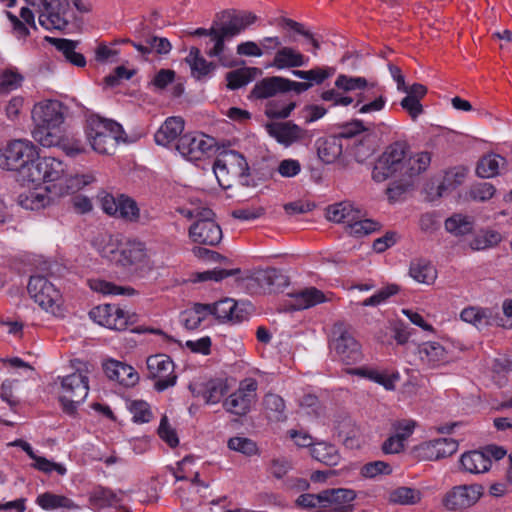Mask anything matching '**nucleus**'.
I'll list each match as a JSON object with an SVG mask.
<instances>
[{"mask_svg":"<svg viewBox=\"0 0 512 512\" xmlns=\"http://www.w3.org/2000/svg\"><path fill=\"white\" fill-rule=\"evenodd\" d=\"M184 124V120L179 116L168 117L155 133V142L158 145L168 146L182 134Z\"/></svg>","mask_w":512,"mask_h":512,"instance_id":"obj_29","label":"nucleus"},{"mask_svg":"<svg viewBox=\"0 0 512 512\" xmlns=\"http://www.w3.org/2000/svg\"><path fill=\"white\" fill-rule=\"evenodd\" d=\"M359 208L355 207L351 202L343 201L330 205L326 209V218L335 223H343L347 228L352 222L359 218Z\"/></svg>","mask_w":512,"mask_h":512,"instance_id":"obj_27","label":"nucleus"},{"mask_svg":"<svg viewBox=\"0 0 512 512\" xmlns=\"http://www.w3.org/2000/svg\"><path fill=\"white\" fill-rule=\"evenodd\" d=\"M159 437L166 442L170 447L174 448L179 444V439L174 428L169 423L168 417L164 415L161 418L160 425L158 427Z\"/></svg>","mask_w":512,"mask_h":512,"instance_id":"obj_61","label":"nucleus"},{"mask_svg":"<svg viewBox=\"0 0 512 512\" xmlns=\"http://www.w3.org/2000/svg\"><path fill=\"white\" fill-rule=\"evenodd\" d=\"M227 393V386L222 380H211L206 384L204 398L207 403L216 404Z\"/></svg>","mask_w":512,"mask_h":512,"instance_id":"obj_51","label":"nucleus"},{"mask_svg":"<svg viewBox=\"0 0 512 512\" xmlns=\"http://www.w3.org/2000/svg\"><path fill=\"white\" fill-rule=\"evenodd\" d=\"M174 363L166 354L151 355L147 358L148 377L155 380V390L162 392L176 384Z\"/></svg>","mask_w":512,"mask_h":512,"instance_id":"obj_10","label":"nucleus"},{"mask_svg":"<svg viewBox=\"0 0 512 512\" xmlns=\"http://www.w3.org/2000/svg\"><path fill=\"white\" fill-rule=\"evenodd\" d=\"M369 85L364 77H353L345 74H340L335 80V87L343 92H350L356 90H364Z\"/></svg>","mask_w":512,"mask_h":512,"instance_id":"obj_49","label":"nucleus"},{"mask_svg":"<svg viewBox=\"0 0 512 512\" xmlns=\"http://www.w3.org/2000/svg\"><path fill=\"white\" fill-rule=\"evenodd\" d=\"M233 38L228 32L226 33V30L223 29L221 26L216 30V32L213 34V36L210 38V40L206 43L207 47L212 44L210 48L206 49V54L209 57H217L219 60V63L228 68H232L238 65V63L235 60L230 59L229 57H226L223 55V52L226 48L225 41Z\"/></svg>","mask_w":512,"mask_h":512,"instance_id":"obj_26","label":"nucleus"},{"mask_svg":"<svg viewBox=\"0 0 512 512\" xmlns=\"http://www.w3.org/2000/svg\"><path fill=\"white\" fill-rule=\"evenodd\" d=\"M296 107L295 102H290L287 105H280L275 101H270L265 109V114L270 119H285Z\"/></svg>","mask_w":512,"mask_h":512,"instance_id":"obj_59","label":"nucleus"},{"mask_svg":"<svg viewBox=\"0 0 512 512\" xmlns=\"http://www.w3.org/2000/svg\"><path fill=\"white\" fill-rule=\"evenodd\" d=\"M130 412L133 415V421L137 423H146L152 418L149 404L142 400L133 401L130 404Z\"/></svg>","mask_w":512,"mask_h":512,"instance_id":"obj_64","label":"nucleus"},{"mask_svg":"<svg viewBox=\"0 0 512 512\" xmlns=\"http://www.w3.org/2000/svg\"><path fill=\"white\" fill-rule=\"evenodd\" d=\"M502 240L501 234L495 230H483L479 232L470 242L473 250H485L498 245Z\"/></svg>","mask_w":512,"mask_h":512,"instance_id":"obj_46","label":"nucleus"},{"mask_svg":"<svg viewBox=\"0 0 512 512\" xmlns=\"http://www.w3.org/2000/svg\"><path fill=\"white\" fill-rule=\"evenodd\" d=\"M94 181V177L91 174H82V175H69L61 180L58 184H53L52 189H59V195L72 194L82 189L84 186L92 183ZM51 191V187L47 188Z\"/></svg>","mask_w":512,"mask_h":512,"instance_id":"obj_37","label":"nucleus"},{"mask_svg":"<svg viewBox=\"0 0 512 512\" xmlns=\"http://www.w3.org/2000/svg\"><path fill=\"white\" fill-rule=\"evenodd\" d=\"M285 93V78L270 76L258 81L250 92V97L255 99H267Z\"/></svg>","mask_w":512,"mask_h":512,"instance_id":"obj_28","label":"nucleus"},{"mask_svg":"<svg viewBox=\"0 0 512 512\" xmlns=\"http://www.w3.org/2000/svg\"><path fill=\"white\" fill-rule=\"evenodd\" d=\"M467 168L454 167L446 172L443 182L438 186V197H441L448 188H455L461 185L466 178Z\"/></svg>","mask_w":512,"mask_h":512,"instance_id":"obj_47","label":"nucleus"},{"mask_svg":"<svg viewBox=\"0 0 512 512\" xmlns=\"http://www.w3.org/2000/svg\"><path fill=\"white\" fill-rule=\"evenodd\" d=\"M399 292V287L396 284H390L377 291L371 297L361 302L362 306H378L387 301L391 296Z\"/></svg>","mask_w":512,"mask_h":512,"instance_id":"obj_55","label":"nucleus"},{"mask_svg":"<svg viewBox=\"0 0 512 512\" xmlns=\"http://www.w3.org/2000/svg\"><path fill=\"white\" fill-rule=\"evenodd\" d=\"M89 316L99 325L118 331L125 330L130 319L124 310L110 304L94 307Z\"/></svg>","mask_w":512,"mask_h":512,"instance_id":"obj_17","label":"nucleus"},{"mask_svg":"<svg viewBox=\"0 0 512 512\" xmlns=\"http://www.w3.org/2000/svg\"><path fill=\"white\" fill-rule=\"evenodd\" d=\"M325 301V295L315 287L306 288L293 296L292 307L303 310Z\"/></svg>","mask_w":512,"mask_h":512,"instance_id":"obj_39","label":"nucleus"},{"mask_svg":"<svg viewBox=\"0 0 512 512\" xmlns=\"http://www.w3.org/2000/svg\"><path fill=\"white\" fill-rule=\"evenodd\" d=\"M261 74L262 70L257 67H243L230 71L225 76L227 88L230 90L239 89Z\"/></svg>","mask_w":512,"mask_h":512,"instance_id":"obj_34","label":"nucleus"},{"mask_svg":"<svg viewBox=\"0 0 512 512\" xmlns=\"http://www.w3.org/2000/svg\"><path fill=\"white\" fill-rule=\"evenodd\" d=\"M421 498L420 490L401 486L389 491L387 500L389 503L396 505H415L420 502Z\"/></svg>","mask_w":512,"mask_h":512,"instance_id":"obj_38","label":"nucleus"},{"mask_svg":"<svg viewBox=\"0 0 512 512\" xmlns=\"http://www.w3.org/2000/svg\"><path fill=\"white\" fill-rule=\"evenodd\" d=\"M88 391V378L81 372L62 377L59 400L63 411L69 415H74L78 405L87 397Z\"/></svg>","mask_w":512,"mask_h":512,"instance_id":"obj_6","label":"nucleus"},{"mask_svg":"<svg viewBox=\"0 0 512 512\" xmlns=\"http://www.w3.org/2000/svg\"><path fill=\"white\" fill-rule=\"evenodd\" d=\"M37 0H27L31 5H36ZM43 11L39 14L40 25L46 29H63L68 24L65 16L69 10L68 0H39Z\"/></svg>","mask_w":512,"mask_h":512,"instance_id":"obj_14","label":"nucleus"},{"mask_svg":"<svg viewBox=\"0 0 512 512\" xmlns=\"http://www.w3.org/2000/svg\"><path fill=\"white\" fill-rule=\"evenodd\" d=\"M409 146L397 141L389 145L376 161L372 170V179L384 182L394 178L386 190L390 201L398 200L409 191L414 180L424 172L431 163L430 152H419L408 157Z\"/></svg>","mask_w":512,"mask_h":512,"instance_id":"obj_1","label":"nucleus"},{"mask_svg":"<svg viewBox=\"0 0 512 512\" xmlns=\"http://www.w3.org/2000/svg\"><path fill=\"white\" fill-rule=\"evenodd\" d=\"M399 292V287L396 284H390L377 291L371 297L361 302L362 306H378L387 301L391 296Z\"/></svg>","mask_w":512,"mask_h":512,"instance_id":"obj_56","label":"nucleus"},{"mask_svg":"<svg viewBox=\"0 0 512 512\" xmlns=\"http://www.w3.org/2000/svg\"><path fill=\"white\" fill-rule=\"evenodd\" d=\"M36 503L45 510H51L60 507L67 509L77 508V505L71 499L63 495H56L50 492L40 494L36 498Z\"/></svg>","mask_w":512,"mask_h":512,"instance_id":"obj_41","label":"nucleus"},{"mask_svg":"<svg viewBox=\"0 0 512 512\" xmlns=\"http://www.w3.org/2000/svg\"><path fill=\"white\" fill-rule=\"evenodd\" d=\"M330 348L341 361L352 364L361 359V346L355 339L352 326L345 321L336 322L331 330Z\"/></svg>","mask_w":512,"mask_h":512,"instance_id":"obj_4","label":"nucleus"},{"mask_svg":"<svg viewBox=\"0 0 512 512\" xmlns=\"http://www.w3.org/2000/svg\"><path fill=\"white\" fill-rule=\"evenodd\" d=\"M320 510L316 512H353L356 492L347 488H330L321 491Z\"/></svg>","mask_w":512,"mask_h":512,"instance_id":"obj_13","label":"nucleus"},{"mask_svg":"<svg viewBox=\"0 0 512 512\" xmlns=\"http://www.w3.org/2000/svg\"><path fill=\"white\" fill-rule=\"evenodd\" d=\"M364 213L359 210V218L352 222L349 233L355 236H363L376 231L379 224L371 219H364Z\"/></svg>","mask_w":512,"mask_h":512,"instance_id":"obj_50","label":"nucleus"},{"mask_svg":"<svg viewBox=\"0 0 512 512\" xmlns=\"http://www.w3.org/2000/svg\"><path fill=\"white\" fill-rule=\"evenodd\" d=\"M445 229L456 236L466 235L473 230V222L468 216L454 214L445 221Z\"/></svg>","mask_w":512,"mask_h":512,"instance_id":"obj_45","label":"nucleus"},{"mask_svg":"<svg viewBox=\"0 0 512 512\" xmlns=\"http://www.w3.org/2000/svg\"><path fill=\"white\" fill-rule=\"evenodd\" d=\"M231 450L251 456L257 453V445L254 441L245 437H233L228 441Z\"/></svg>","mask_w":512,"mask_h":512,"instance_id":"obj_58","label":"nucleus"},{"mask_svg":"<svg viewBox=\"0 0 512 512\" xmlns=\"http://www.w3.org/2000/svg\"><path fill=\"white\" fill-rule=\"evenodd\" d=\"M37 156L36 147L28 140H13L0 154V167L19 171L25 164Z\"/></svg>","mask_w":512,"mask_h":512,"instance_id":"obj_8","label":"nucleus"},{"mask_svg":"<svg viewBox=\"0 0 512 512\" xmlns=\"http://www.w3.org/2000/svg\"><path fill=\"white\" fill-rule=\"evenodd\" d=\"M507 161L498 154H488L483 156L476 167V174L481 178H492L505 170Z\"/></svg>","mask_w":512,"mask_h":512,"instance_id":"obj_33","label":"nucleus"},{"mask_svg":"<svg viewBox=\"0 0 512 512\" xmlns=\"http://www.w3.org/2000/svg\"><path fill=\"white\" fill-rule=\"evenodd\" d=\"M410 276L419 283L433 284L437 278V271L430 261L415 259L410 264Z\"/></svg>","mask_w":512,"mask_h":512,"instance_id":"obj_35","label":"nucleus"},{"mask_svg":"<svg viewBox=\"0 0 512 512\" xmlns=\"http://www.w3.org/2000/svg\"><path fill=\"white\" fill-rule=\"evenodd\" d=\"M495 192L496 188L491 183L480 182L470 187L468 196L474 201L485 202L491 199Z\"/></svg>","mask_w":512,"mask_h":512,"instance_id":"obj_52","label":"nucleus"},{"mask_svg":"<svg viewBox=\"0 0 512 512\" xmlns=\"http://www.w3.org/2000/svg\"><path fill=\"white\" fill-rule=\"evenodd\" d=\"M17 180L21 182L22 185L35 184L38 185L42 183V179L38 170L36 169L33 160L29 161V163L25 164L18 172H17Z\"/></svg>","mask_w":512,"mask_h":512,"instance_id":"obj_54","label":"nucleus"},{"mask_svg":"<svg viewBox=\"0 0 512 512\" xmlns=\"http://www.w3.org/2000/svg\"><path fill=\"white\" fill-rule=\"evenodd\" d=\"M309 58L298 49L291 46H282L274 53V57L269 66L278 70L292 69L305 66Z\"/></svg>","mask_w":512,"mask_h":512,"instance_id":"obj_21","label":"nucleus"},{"mask_svg":"<svg viewBox=\"0 0 512 512\" xmlns=\"http://www.w3.org/2000/svg\"><path fill=\"white\" fill-rule=\"evenodd\" d=\"M185 61L190 66L192 76L198 80L206 77L216 68V65L213 62L207 61L201 55V52L197 47H191Z\"/></svg>","mask_w":512,"mask_h":512,"instance_id":"obj_32","label":"nucleus"},{"mask_svg":"<svg viewBox=\"0 0 512 512\" xmlns=\"http://www.w3.org/2000/svg\"><path fill=\"white\" fill-rule=\"evenodd\" d=\"M506 451L496 445H488L481 450L468 451L462 454L460 464L464 471L480 474L487 472L492 464V459L500 460Z\"/></svg>","mask_w":512,"mask_h":512,"instance_id":"obj_9","label":"nucleus"},{"mask_svg":"<svg viewBox=\"0 0 512 512\" xmlns=\"http://www.w3.org/2000/svg\"><path fill=\"white\" fill-rule=\"evenodd\" d=\"M480 484L459 485L453 487L443 497L442 503L448 510H458L473 506L483 495Z\"/></svg>","mask_w":512,"mask_h":512,"instance_id":"obj_15","label":"nucleus"},{"mask_svg":"<svg viewBox=\"0 0 512 512\" xmlns=\"http://www.w3.org/2000/svg\"><path fill=\"white\" fill-rule=\"evenodd\" d=\"M118 205L119 210L117 214H119L121 218L131 222L141 221L140 210L133 199L121 195L118 198Z\"/></svg>","mask_w":512,"mask_h":512,"instance_id":"obj_48","label":"nucleus"},{"mask_svg":"<svg viewBox=\"0 0 512 512\" xmlns=\"http://www.w3.org/2000/svg\"><path fill=\"white\" fill-rule=\"evenodd\" d=\"M335 69L332 67H315L310 70H292V75L306 80L307 83L313 85H320L326 79L334 75Z\"/></svg>","mask_w":512,"mask_h":512,"instance_id":"obj_40","label":"nucleus"},{"mask_svg":"<svg viewBox=\"0 0 512 512\" xmlns=\"http://www.w3.org/2000/svg\"><path fill=\"white\" fill-rule=\"evenodd\" d=\"M66 165L54 158L47 157L46 182L61 181L65 175Z\"/></svg>","mask_w":512,"mask_h":512,"instance_id":"obj_62","label":"nucleus"},{"mask_svg":"<svg viewBox=\"0 0 512 512\" xmlns=\"http://www.w3.org/2000/svg\"><path fill=\"white\" fill-rule=\"evenodd\" d=\"M189 237L195 243L216 246L222 240L223 234L217 222H206L200 225H191Z\"/></svg>","mask_w":512,"mask_h":512,"instance_id":"obj_22","label":"nucleus"},{"mask_svg":"<svg viewBox=\"0 0 512 512\" xmlns=\"http://www.w3.org/2000/svg\"><path fill=\"white\" fill-rule=\"evenodd\" d=\"M214 318L219 323L238 324L248 319L249 313L232 298L211 303Z\"/></svg>","mask_w":512,"mask_h":512,"instance_id":"obj_18","label":"nucleus"},{"mask_svg":"<svg viewBox=\"0 0 512 512\" xmlns=\"http://www.w3.org/2000/svg\"><path fill=\"white\" fill-rule=\"evenodd\" d=\"M311 455L328 466H335L339 461V454L335 446L325 442L314 444L311 449Z\"/></svg>","mask_w":512,"mask_h":512,"instance_id":"obj_44","label":"nucleus"},{"mask_svg":"<svg viewBox=\"0 0 512 512\" xmlns=\"http://www.w3.org/2000/svg\"><path fill=\"white\" fill-rule=\"evenodd\" d=\"M228 165L238 170L239 181L242 186L254 187L256 183L249 175V167L243 155L236 151L225 153L224 158H217L214 162L213 169L221 186L227 187L221 180L228 173Z\"/></svg>","mask_w":512,"mask_h":512,"instance_id":"obj_12","label":"nucleus"},{"mask_svg":"<svg viewBox=\"0 0 512 512\" xmlns=\"http://www.w3.org/2000/svg\"><path fill=\"white\" fill-rule=\"evenodd\" d=\"M64 110L63 104L57 100H48L34 105L31 117L34 124L32 136L35 141L44 147L61 144Z\"/></svg>","mask_w":512,"mask_h":512,"instance_id":"obj_2","label":"nucleus"},{"mask_svg":"<svg viewBox=\"0 0 512 512\" xmlns=\"http://www.w3.org/2000/svg\"><path fill=\"white\" fill-rule=\"evenodd\" d=\"M50 41L57 48V50L62 52L65 59L71 64L78 67H84L86 65V59L84 55L75 51L78 44L77 41L63 38H52Z\"/></svg>","mask_w":512,"mask_h":512,"instance_id":"obj_36","label":"nucleus"},{"mask_svg":"<svg viewBox=\"0 0 512 512\" xmlns=\"http://www.w3.org/2000/svg\"><path fill=\"white\" fill-rule=\"evenodd\" d=\"M257 382L254 379H245L239 388L225 399L223 406L227 412L244 416L256 401Z\"/></svg>","mask_w":512,"mask_h":512,"instance_id":"obj_11","label":"nucleus"},{"mask_svg":"<svg viewBox=\"0 0 512 512\" xmlns=\"http://www.w3.org/2000/svg\"><path fill=\"white\" fill-rule=\"evenodd\" d=\"M433 448L436 452V459L446 458L457 451L458 443L452 438H441L433 441Z\"/></svg>","mask_w":512,"mask_h":512,"instance_id":"obj_60","label":"nucleus"},{"mask_svg":"<svg viewBox=\"0 0 512 512\" xmlns=\"http://www.w3.org/2000/svg\"><path fill=\"white\" fill-rule=\"evenodd\" d=\"M316 145L318 156L324 163H333L342 154V142L339 136L318 139Z\"/></svg>","mask_w":512,"mask_h":512,"instance_id":"obj_31","label":"nucleus"},{"mask_svg":"<svg viewBox=\"0 0 512 512\" xmlns=\"http://www.w3.org/2000/svg\"><path fill=\"white\" fill-rule=\"evenodd\" d=\"M107 377L125 386H133L139 377L134 368L122 362L110 359L103 364Z\"/></svg>","mask_w":512,"mask_h":512,"instance_id":"obj_23","label":"nucleus"},{"mask_svg":"<svg viewBox=\"0 0 512 512\" xmlns=\"http://www.w3.org/2000/svg\"><path fill=\"white\" fill-rule=\"evenodd\" d=\"M266 130L270 136L285 146L303 140L308 136L306 130L291 121L267 123Z\"/></svg>","mask_w":512,"mask_h":512,"instance_id":"obj_19","label":"nucleus"},{"mask_svg":"<svg viewBox=\"0 0 512 512\" xmlns=\"http://www.w3.org/2000/svg\"><path fill=\"white\" fill-rule=\"evenodd\" d=\"M280 25L289 27L290 29L295 31L297 34H300L303 37H305L306 39H308L310 41V43L312 44L314 50L320 49L319 41L314 38V35L309 30H306L304 28L303 24H301L293 19L283 17L280 19ZM313 54L316 55V51H314Z\"/></svg>","mask_w":512,"mask_h":512,"instance_id":"obj_57","label":"nucleus"},{"mask_svg":"<svg viewBox=\"0 0 512 512\" xmlns=\"http://www.w3.org/2000/svg\"><path fill=\"white\" fill-rule=\"evenodd\" d=\"M101 254L109 261L123 267L145 264L148 259L145 243L138 240H128L119 250L114 244H107L101 249Z\"/></svg>","mask_w":512,"mask_h":512,"instance_id":"obj_7","label":"nucleus"},{"mask_svg":"<svg viewBox=\"0 0 512 512\" xmlns=\"http://www.w3.org/2000/svg\"><path fill=\"white\" fill-rule=\"evenodd\" d=\"M23 76L15 71L6 70L0 75V95L7 94L20 87Z\"/></svg>","mask_w":512,"mask_h":512,"instance_id":"obj_53","label":"nucleus"},{"mask_svg":"<svg viewBox=\"0 0 512 512\" xmlns=\"http://www.w3.org/2000/svg\"><path fill=\"white\" fill-rule=\"evenodd\" d=\"M90 287L98 292H101L103 294H113V295H120V294H133L134 289L132 288H124L120 286H116L110 282L104 281V280H94L91 282Z\"/></svg>","mask_w":512,"mask_h":512,"instance_id":"obj_63","label":"nucleus"},{"mask_svg":"<svg viewBox=\"0 0 512 512\" xmlns=\"http://www.w3.org/2000/svg\"><path fill=\"white\" fill-rule=\"evenodd\" d=\"M252 279L265 292H272L276 288L287 285L286 277L276 268H268L255 272Z\"/></svg>","mask_w":512,"mask_h":512,"instance_id":"obj_30","label":"nucleus"},{"mask_svg":"<svg viewBox=\"0 0 512 512\" xmlns=\"http://www.w3.org/2000/svg\"><path fill=\"white\" fill-rule=\"evenodd\" d=\"M263 403L270 420L279 422L286 419L285 402L279 395L268 393Z\"/></svg>","mask_w":512,"mask_h":512,"instance_id":"obj_43","label":"nucleus"},{"mask_svg":"<svg viewBox=\"0 0 512 512\" xmlns=\"http://www.w3.org/2000/svg\"><path fill=\"white\" fill-rule=\"evenodd\" d=\"M421 362L430 368H436L449 362L446 349L438 342H425L417 346Z\"/></svg>","mask_w":512,"mask_h":512,"instance_id":"obj_24","label":"nucleus"},{"mask_svg":"<svg viewBox=\"0 0 512 512\" xmlns=\"http://www.w3.org/2000/svg\"><path fill=\"white\" fill-rule=\"evenodd\" d=\"M221 19L225 20L220 26L232 37L237 36L248 26L256 22L257 16L249 11H224Z\"/></svg>","mask_w":512,"mask_h":512,"instance_id":"obj_20","label":"nucleus"},{"mask_svg":"<svg viewBox=\"0 0 512 512\" xmlns=\"http://www.w3.org/2000/svg\"><path fill=\"white\" fill-rule=\"evenodd\" d=\"M28 293L45 311L56 317L64 316L60 291L44 276H32L29 280Z\"/></svg>","mask_w":512,"mask_h":512,"instance_id":"obj_5","label":"nucleus"},{"mask_svg":"<svg viewBox=\"0 0 512 512\" xmlns=\"http://www.w3.org/2000/svg\"><path fill=\"white\" fill-rule=\"evenodd\" d=\"M85 133L92 149L99 154H113L120 142H126L119 123L95 115L87 119Z\"/></svg>","mask_w":512,"mask_h":512,"instance_id":"obj_3","label":"nucleus"},{"mask_svg":"<svg viewBox=\"0 0 512 512\" xmlns=\"http://www.w3.org/2000/svg\"><path fill=\"white\" fill-rule=\"evenodd\" d=\"M215 139L205 134L187 133L180 136L176 145L182 156L189 160H199L215 146Z\"/></svg>","mask_w":512,"mask_h":512,"instance_id":"obj_16","label":"nucleus"},{"mask_svg":"<svg viewBox=\"0 0 512 512\" xmlns=\"http://www.w3.org/2000/svg\"><path fill=\"white\" fill-rule=\"evenodd\" d=\"M460 316L463 321L473 324L478 329L490 325L505 326L502 323L503 318L499 314L494 315L490 309L468 307L461 312Z\"/></svg>","mask_w":512,"mask_h":512,"instance_id":"obj_25","label":"nucleus"},{"mask_svg":"<svg viewBox=\"0 0 512 512\" xmlns=\"http://www.w3.org/2000/svg\"><path fill=\"white\" fill-rule=\"evenodd\" d=\"M6 15L12 23L14 31L18 34L19 37H25L29 34L26 24L30 25L32 28H36L34 14L27 7H23L20 11V17L22 20H20L16 15L9 11L6 12Z\"/></svg>","mask_w":512,"mask_h":512,"instance_id":"obj_42","label":"nucleus"}]
</instances>
